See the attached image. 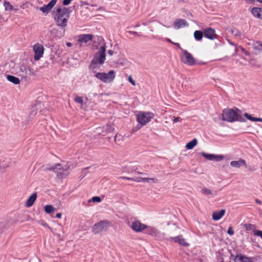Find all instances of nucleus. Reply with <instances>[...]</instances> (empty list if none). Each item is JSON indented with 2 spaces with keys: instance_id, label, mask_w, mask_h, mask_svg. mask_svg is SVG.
I'll return each mask as SVG.
<instances>
[{
  "instance_id": "nucleus-1",
  "label": "nucleus",
  "mask_w": 262,
  "mask_h": 262,
  "mask_svg": "<svg viewBox=\"0 0 262 262\" xmlns=\"http://www.w3.org/2000/svg\"><path fill=\"white\" fill-rule=\"evenodd\" d=\"M71 11L67 7H59L56 8V11L53 13L54 18L57 26L64 28L67 26L69 18V15Z\"/></svg>"
},
{
  "instance_id": "nucleus-2",
  "label": "nucleus",
  "mask_w": 262,
  "mask_h": 262,
  "mask_svg": "<svg viewBox=\"0 0 262 262\" xmlns=\"http://www.w3.org/2000/svg\"><path fill=\"white\" fill-rule=\"evenodd\" d=\"M241 112V111L236 108L235 110L232 108L224 109L222 114L223 120L229 122L234 121L245 122V119L239 114Z\"/></svg>"
},
{
  "instance_id": "nucleus-3",
  "label": "nucleus",
  "mask_w": 262,
  "mask_h": 262,
  "mask_svg": "<svg viewBox=\"0 0 262 262\" xmlns=\"http://www.w3.org/2000/svg\"><path fill=\"white\" fill-rule=\"evenodd\" d=\"M105 45L100 47L99 51L97 52L91 62L90 68L95 69L98 64H103L106 59Z\"/></svg>"
},
{
  "instance_id": "nucleus-4",
  "label": "nucleus",
  "mask_w": 262,
  "mask_h": 262,
  "mask_svg": "<svg viewBox=\"0 0 262 262\" xmlns=\"http://www.w3.org/2000/svg\"><path fill=\"white\" fill-rule=\"evenodd\" d=\"M154 117V114L149 112H140L137 115V120L141 126L146 125Z\"/></svg>"
},
{
  "instance_id": "nucleus-5",
  "label": "nucleus",
  "mask_w": 262,
  "mask_h": 262,
  "mask_svg": "<svg viewBox=\"0 0 262 262\" xmlns=\"http://www.w3.org/2000/svg\"><path fill=\"white\" fill-rule=\"evenodd\" d=\"M95 76L103 82L108 83L113 81L115 77V74L113 70H111L107 73L98 72L95 74Z\"/></svg>"
},
{
  "instance_id": "nucleus-6",
  "label": "nucleus",
  "mask_w": 262,
  "mask_h": 262,
  "mask_svg": "<svg viewBox=\"0 0 262 262\" xmlns=\"http://www.w3.org/2000/svg\"><path fill=\"white\" fill-rule=\"evenodd\" d=\"M110 224L111 222L108 220L100 221L98 223L95 224L93 226L92 232L95 234H97L102 231H105Z\"/></svg>"
},
{
  "instance_id": "nucleus-7",
  "label": "nucleus",
  "mask_w": 262,
  "mask_h": 262,
  "mask_svg": "<svg viewBox=\"0 0 262 262\" xmlns=\"http://www.w3.org/2000/svg\"><path fill=\"white\" fill-rule=\"evenodd\" d=\"M183 54L181 56V60L183 63L190 66L196 64L195 58L187 50H183Z\"/></svg>"
},
{
  "instance_id": "nucleus-8",
  "label": "nucleus",
  "mask_w": 262,
  "mask_h": 262,
  "mask_svg": "<svg viewBox=\"0 0 262 262\" xmlns=\"http://www.w3.org/2000/svg\"><path fill=\"white\" fill-rule=\"evenodd\" d=\"M34 51V59L35 60H39L43 54L44 48L42 45L36 44L33 46Z\"/></svg>"
},
{
  "instance_id": "nucleus-9",
  "label": "nucleus",
  "mask_w": 262,
  "mask_h": 262,
  "mask_svg": "<svg viewBox=\"0 0 262 262\" xmlns=\"http://www.w3.org/2000/svg\"><path fill=\"white\" fill-rule=\"evenodd\" d=\"M204 36L210 40H214L217 38V35L215 33V31L211 28H207L204 30Z\"/></svg>"
},
{
  "instance_id": "nucleus-10",
  "label": "nucleus",
  "mask_w": 262,
  "mask_h": 262,
  "mask_svg": "<svg viewBox=\"0 0 262 262\" xmlns=\"http://www.w3.org/2000/svg\"><path fill=\"white\" fill-rule=\"evenodd\" d=\"M146 227V225L141 223L139 221H134L131 226L132 229L137 232L142 231Z\"/></svg>"
},
{
  "instance_id": "nucleus-11",
  "label": "nucleus",
  "mask_w": 262,
  "mask_h": 262,
  "mask_svg": "<svg viewBox=\"0 0 262 262\" xmlns=\"http://www.w3.org/2000/svg\"><path fill=\"white\" fill-rule=\"evenodd\" d=\"M57 0H51L47 5L39 8V10L44 13H48L57 3Z\"/></svg>"
},
{
  "instance_id": "nucleus-12",
  "label": "nucleus",
  "mask_w": 262,
  "mask_h": 262,
  "mask_svg": "<svg viewBox=\"0 0 262 262\" xmlns=\"http://www.w3.org/2000/svg\"><path fill=\"white\" fill-rule=\"evenodd\" d=\"M93 38L92 34H81L78 36V42L81 44L86 43Z\"/></svg>"
},
{
  "instance_id": "nucleus-13",
  "label": "nucleus",
  "mask_w": 262,
  "mask_h": 262,
  "mask_svg": "<svg viewBox=\"0 0 262 262\" xmlns=\"http://www.w3.org/2000/svg\"><path fill=\"white\" fill-rule=\"evenodd\" d=\"M188 26L189 24L184 19H177L173 23L174 27L177 29Z\"/></svg>"
},
{
  "instance_id": "nucleus-14",
  "label": "nucleus",
  "mask_w": 262,
  "mask_h": 262,
  "mask_svg": "<svg viewBox=\"0 0 262 262\" xmlns=\"http://www.w3.org/2000/svg\"><path fill=\"white\" fill-rule=\"evenodd\" d=\"M170 239L173 240L175 243H178L179 245L184 247H188L189 244L185 241L182 235H180L176 237H171Z\"/></svg>"
},
{
  "instance_id": "nucleus-15",
  "label": "nucleus",
  "mask_w": 262,
  "mask_h": 262,
  "mask_svg": "<svg viewBox=\"0 0 262 262\" xmlns=\"http://www.w3.org/2000/svg\"><path fill=\"white\" fill-rule=\"evenodd\" d=\"M251 13L254 17L262 19V8L253 7L251 10Z\"/></svg>"
},
{
  "instance_id": "nucleus-16",
  "label": "nucleus",
  "mask_w": 262,
  "mask_h": 262,
  "mask_svg": "<svg viewBox=\"0 0 262 262\" xmlns=\"http://www.w3.org/2000/svg\"><path fill=\"white\" fill-rule=\"evenodd\" d=\"M225 213V209H221L219 211H215L212 214V219L214 221H218L224 216Z\"/></svg>"
},
{
  "instance_id": "nucleus-17",
  "label": "nucleus",
  "mask_w": 262,
  "mask_h": 262,
  "mask_svg": "<svg viewBox=\"0 0 262 262\" xmlns=\"http://www.w3.org/2000/svg\"><path fill=\"white\" fill-rule=\"evenodd\" d=\"M37 194L36 192L33 193L27 200L26 202V206L30 207L33 205L34 202L36 200Z\"/></svg>"
},
{
  "instance_id": "nucleus-18",
  "label": "nucleus",
  "mask_w": 262,
  "mask_h": 262,
  "mask_svg": "<svg viewBox=\"0 0 262 262\" xmlns=\"http://www.w3.org/2000/svg\"><path fill=\"white\" fill-rule=\"evenodd\" d=\"M230 165L236 168H239L242 165L246 166V163L244 159H240L238 161H231Z\"/></svg>"
},
{
  "instance_id": "nucleus-19",
  "label": "nucleus",
  "mask_w": 262,
  "mask_h": 262,
  "mask_svg": "<svg viewBox=\"0 0 262 262\" xmlns=\"http://www.w3.org/2000/svg\"><path fill=\"white\" fill-rule=\"evenodd\" d=\"M20 70L22 71H25L26 76H32L35 75V72L33 69L27 68L25 66H21L20 67Z\"/></svg>"
},
{
  "instance_id": "nucleus-20",
  "label": "nucleus",
  "mask_w": 262,
  "mask_h": 262,
  "mask_svg": "<svg viewBox=\"0 0 262 262\" xmlns=\"http://www.w3.org/2000/svg\"><path fill=\"white\" fill-rule=\"evenodd\" d=\"M145 230V233L146 234L151 235H156L157 234V230L151 227L148 226L146 225V227L144 229Z\"/></svg>"
},
{
  "instance_id": "nucleus-21",
  "label": "nucleus",
  "mask_w": 262,
  "mask_h": 262,
  "mask_svg": "<svg viewBox=\"0 0 262 262\" xmlns=\"http://www.w3.org/2000/svg\"><path fill=\"white\" fill-rule=\"evenodd\" d=\"M7 79L9 81H10L15 84H18L20 83L19 79L13 75H7Z\"/></svg>"
},
{
  "instance_id": "nucleus-22",
  "label": "nucleus",
  "mask_w": 262,
  "mask_h": 262,
  "mask_svg": "<svg viewBox=\"0 0 262 262\" xmlns=\"http://www.w3.org/2000/svg\"><path fill=\"white\" fill-rule=\"evenodd\" d=\"M68 169L67 167H64L63 169H61V170H56L55 172L57 173V176L59 179H63L65 178L67 176L66 173H65L66 171H67Z\"/></svg>"
},
{
  "instance_id": "nucleus-23",
  "label": "nucleus",
  "mask_w": 262,
  "mask_h": 262,
  "mask_svg": "<svg viewBox=\"0 0 262 262\" xmlns=\"http://www.w3.org/2000/svg\"><path fill=\"white\" fill-rule=\"evenodd\" d=\"M244 116L248 120L254 122H262V118L252 117L250 114L246 113Z\"/></svg>"
},
{
  "instance_id": "nucleus-24",
  "label": "nucleus",
  "mask_w": 262,
  "mask_h": 262,
  "mask_svg": "<svg viewBox=\"0 0 262 262\" xmlns=\"http://www.w3.org/2000/svg\"><path fill=\"white\" fill-rule=\"evenodd\" d=\"M61 169H63V167H62L60 164H57L54 166H50L49 167H48L47 168V170L54 171L56 172V170H61Z\"/></svg>"
},
{
  "instance_id": "nucleus-25",
  "label": "nucleus",
  "mask_w": 262,
  "mask_h": 262,
  "mask_svg": "<svg viewBox=\"0 0 262 262\" xmlns=\"http://www.w3.org/2000/svg\"><path fill=\"white\" fill-rule=\"evenodd\" d=\"M203 35L204 32H203L200 30H196L194 31L193 34L195 39L197 41H200L202 39Z\"/></svg>"
},
{
  "instance_id": "nucleus-26",
  "label": "nucleus",
  "mask_w": 262,
  "mask_h": 262,
  "mask_svg": "<svg viewBox=\"0 0 262 262\" xmlns=\"http://www.w3.org/2000/svg\"><path fill=\"white\" fill-rule=\"evenodd\" d=\"M198 143V141L196 139L194 138L191 141L189 142L186 145V148L187 149H192Z\"/></svg>"
},
{
  "instance_id": "nucleus-27",
  "label": "nucleus",
  "mask_w": 262,
  "mask_h": 262,
  "mask_svg": "<svg viewBox=\"0 0 262 262\" xmlns=\"http://www.w3.org/2000/svg\"><path fill=\"white\" fill-rule=\"evenodd\" d=\"M45 211L47 213H51L56 211V208L51 205H48L45 207Z\"/></svg>"
},
{
  "instance_id": "nucleus-28",
  "label": "nucleus",
  "mask_w": 262,
  "mask_h": 262,
  "mask_svg": "<svg viewBox=\"0 0 262 262\" xmlns=\"http://www.w3.org/2000/svg\"><path fill=\"white\" fill-rule=\"evenodd\" d=\"M253 49L258 51L262 50V42L256 41L253 45Z\"/></svg>"
},
{
  "instance_id": "nucleus-29",
  "label": "nucleus",
  "mask_w": 262,
  "mask_h": 262,
  "mask_svg": "<svg viewBox=\"0 0 262 262\" xmlns=\"http://www.w3.org/2000/svg\"><path fill=\"white\" fill-rule=\"evenodd\" d=\"M202 156L204 157L205 158L213 161V157H214V154H207L205 152H201Z\"/></svg>"
},
{
  "instance_id": "nucleus-30",
  "label": "nucleus",
  "mask_w": 262,
  "mask_h": 262,
  "mask_svg": "<svg viewBox=\"0 0 262 262\" xmlns=\"http://www.w3.org/2000/svg\"><path fill=\"white\" fill-rule=\"evenodd\" d=\"M231 34L235 36H241V32L236 28H233L231 31Z\"/></svg>"
},
{
  "instance_id": "nucleus-31",
  "label": "nucleus",
  "mask_w": 262,
  "mask_h": 262,
  "mask_svg": "<svg viewBox=\"0 0 262 262\" xmlns=\"http://www.w3.org/2000/svg\"><path fill=\"white\" fill-rule=\"evenodd\" d=\"M243 226L246 230H252L255 228V225L251 224H245Z\"/></svg>"
},
{
  "instance_id": "nucleus-32",
  "label": "nucleus",
  "mask_w": 262,
  "mask_h": 262,
  "mask_svg": "<svg viewBox=\"0 0 262 262\" xmlns=\"http://www.w3.org/2000/svg\"><path fill=\"white\" fill-rule=\"evenodd\" d=\"M4 6L6 10H12L13 9V6L7 1L4 2Z\"/></svg>"
},
{
  "instance_id": "nucleus-33",
  "label": "nucleus",
  "mask_w": 262,
  "mask_h": 262,
  "mask_svg": "<svg viewBox=\"0 0 262 262\" xmlns=\"http://www.w3.org/2000/svg\"><path fill=\"white\" fill-rule=\"evenodd\" d=\"M101 201V199L100 196H96L92 198V199H90L88 201V202L90 203L91 202H97L100 203Z\"/></svg>"
},
{
  "instance_id": "nucleus-34",
  "label": "nucleus",
  "mask_w": 262,
  "mask_h": 262,
  "mask_svg": "<svg viewBox=\"0 0 262 262\" xmlns=\"http://www.w3.org/2000/svg\"><path fill=\"white\" fill-rule=\"evenodd\" d=\"M103 128L105 129L106 133L111 132L114 129V128H113L111 125L108 124H106L105 126H104Z\"/></svg>"
},
{
  "instance_id": "nucleus-35",
  "label": "nucleus",
  "mask_w": 262,
  "mask_h": 262,
  "mask_svg": "<svg viewBox=\"0 0 262 262\" xmlns=\"http://www.w3.org/2000/svg\"><path fill=\"white\" fill-rule=\"evenodd\" d=\"M75 101L79 104H82L83 103V100L82 97H79L78 96H76L74 98Z\"/></svg>"
},
{
  "instance_id": "nucleus-36",
  "label": "nucleus",
  "mask_w": 262,
  "mask_h": 262,
  "mask_svg": "<svg viewBox=\"0 0 262 262\" xmlns=\"http://www.w3.org/2000/svg\"><path fill=\"white\" fill-rule=\"evenodd\" d=\"M202 192L205 194H213L212 191L211 189L205 188L202 189Z\"/></svg>"
},
{
  "instance_id": "nucleus-37",
  "label": "nucleus",
  "mask_w": 262,
  "mask_h": 262,
  "mask_svg": "<svg viewBox=\"0 0 262 262\" xmlns=\"http://www.w3.org/2000/svg\"><path fill=\"white\" fill-rule=\"evenodd\" d=\"M224 159V156L222 155H214L213 160L216 161H220Z\"/></svg>"
},
{
  "instance_id": "nucleus-38",
  "label": "nucleus",
  "mask_w": 262,
  "mask_h": 262,
  "mask_svg": "<svg viewBox=\"0 0 262 262\" xmlns=\"http://www.w3.org/2000/svg\"><path fill=\"white\" fill-rule=\"evenodd\" d=\"M150 181H152L154 182H155V179H152V178H142V182H149Z\"/></svg>"
},
{
  "instance_id": "nucleus-39",
  "label": "nucleus",
  "mask_w": 262,
  "mask_h": 262,
  "mask_svg": "<svg viewBox=\"0 0 262 262\" xmlns=\"http://www.w3.org/2000/svg\"><path fill=\"white\" fill-rule=\"evenodd\" d=\"M227 233L228 234H229L230 235H232L234 234V230H233V229L232 227H230L228 228V229L227 230Z\"/></svg>"
},
{
  "instance_id": "nucleus-40",
  "label": "nucleus",
  "mask_w": 262,
  "mask_h": 262,
  "mask_svg": "<svg viewBox=\"0 0 262 262\" xmlns=\"http://www.w3.org/2000/svg\"><path fill=\"white\" fill-rule=\"evenodd\" d=\"M254 235L260 236L262 238V231L261 230H256L254 232Z\"/></svg>"
},
{
  "instance_id": "nucleus-41",
  "label": "nucleus",
  "mask_w": 262,
  "mask_h": 262,
  "mask_svg": "<svg viewBox=\"0 0 262 262\" xmlns=\"http://www.w3.org/2000/svg\"><path fill=\"white\" fill-rule=\"evenodd\" d=\"M72 0H63V5L65 6H67L69 5Z\"/></svg>"
},
{
  "instance_id": "nucleus-42",
  "label": "nucleus",
  "mask_w": 262,
  "mask_h": 262,
  "mask_svg": "<svg viewBox=\"0 0 262 262\" xmlns=\"http://www.w3.org/2000/svg\"><path fill=\"white\" fill-rule=\"evenodd\" d=\"M128 80L133 85H136L135 81L132 78L131 76L129 77Z\"/></svg>"
},
{
  "instance_id": "nucleus-43",
  "label": "nucleus",
  "mask_w": 262,
  "mask_h": 262,
  "mask_svg": "<svg viewBox=\"0 0 262 262\" xmlns=\"http://www.w3.org/2000/svg\"><path fill=\"white\" fill-rule=\"evenodd\" d=\"M128 33H129L130 34L140 36V35H139V33L136 31H129Z\"/></svg>"
},
{
  "instance_id": "nucleus-44",
  "label": "nucleus",
  "mask_w": 262,
  "mask_h": 262,
  "mask_svg": "<svg viewBox=\"0 0 262 262\" xmlns=\"http://www.w3.org/2000/svg\"><path fill=\"white\" fill-rule=\"evenodd\" d=\"M142 178H140V177L133 178V181L140 182H142Z\"/></svg>"
},
{
  "instance_id": "nucleus-45",
  "label": "nucleus",
  "mask_w": 262,
  "mask_h": 262,
  "mask_svg": "<svg viewBox=\"0 0 262 262\" xmlns=\"http://www.w3.org/2000/svg\"><path fill=\"white\" fill-rule=\"evenodd\" d=\"M120 178L121 179H123V180L133 181V178H129V177H121Z\"/></svg>"
},
{
  "instance_id": "nucleus-46",
  "label": "nucleus",
  "mask_w": 262,
  "mask_h": 262,
  "mask_svg": "<svg viewBox=\"0 0 262 262\" xmlns=\"http://www.w3.org/2000/svg\"><path fill=\"white\" fill-rule=\"evenodd\" d=\"M173 45H174L176 46H177L178 48H179L180 50H181L182 51L183 50H184L183 49H182L181 46H180V43H177V42H173Z\"/></svg>"
},
{
  "instance_id": "nucleus-47",
  "label": "nucleus",
  "mask_w": 262,
  "mask_h": 262,
  "mask_svg": "<svg viewBox=\"0 0 262 262\" xmlns=\"http://www.w3.org/2000/svg\"><path fill=\"white\" fill-rule=\"evenodd\" d=\"M248 4H254L256 0H244Z\"/></svg>"
},
{
  "instance_id": "nucleus-48",
  "label": "nucleus",
  "mask_w": 262,
  "mask_h": 262,
  "mask_svg": "<svg viewBox=\"0 0 262 262\" xmlns=\"http://www.w3.org/2000/svg\"><path fill=\"white\" fill-rule=\"evenodd\" d=\"M41 225L45 227H48L49 229H51V228L49 226L48 224L45 222H43L41 223Z\"/></svg>"
},
{
  "instance_id": "nucleus-49",
  "label": "nucleus",
  "mask_w": 262,
  "mask_h": 262,
  "mask_svg": "<svg viewBox=\"0 0 262 262\" xmlns=\"http://www.w3.org/2000/svg\"><path fill=\"white\" fill-rule=\"evenodd\" d=\"M186 15L187 16L193 17L192 14L188 11H186Z\"/></svg>"
},
{
  "instance_id": "nucleus-50",
  "label": "nucleus",
  "mask_w": 262,
  "mask_h": 262,
  "mask_svg": "<svg viewBox=\"0 0 262 262\" xmlns=\"http://www.w3.org/2000/svg\"><path fill=\"white\" fill-rule=\"evenodd\" d=\"M56 217L60 219L61 217V213H58L56 215Z\"/></svg>"
},
{
  "instance_id": "nucleus-51",
  "label": "nucleus",
  "mask_w": 262,
  "mask_h": 262,
  "mask_svg": "<svg viewBox=\"0 0 262 262\" xmlns=\"http://www.w3.org/2000/svg\"><path fill=\"white\" fill-rule=\"evenodd\" d=\"M179 117H175L173 119V122L176 123L179 121Z\"/></svg>"
},
{
  "instance_id": "nucleus-52",
  "label": "nucleus",
  "mask_w": 262,
  "mask_h": 262,
  "mask_svg": "<svg viewBox=\"0 0 262 262\" xmlns=\"http://www.w3.org/2000/svg\"><path fill=\"white\" fill-rule=\"evenodd\" d=\"M108 54L110 55H113V54H114V51L111 50H110L108 51Z\"/></svg>"
},
{
  "instance_id": "nucleus-53",
  "label": "nucleus",
  "mask_w": 262,
  "mask_h": 262,
  "mask_svg": "<svg viewBox=\"0 0 262 262\" xmlns=\"http://www.w3.org/2000/svg\"><path fill=\"white\" fill-rule=\"evenodd\" d=\"M255 202L257 203V204H261V201H260L259 200L256 199H255Z\"/></svg>"
},
{
  "instance_id": "nucleus-54",
  "label": "nucleus",
  "mask_w": 262,
  "mask_h": 262,
  "mask_svg": "<svg viewBox=\"0 0 262 262\" xmlns=\"http://www.w3.org/2000/svg\"><path fill=\"white\" fill-rule=\"evenodd\" d=\"M66 45L68 47H71L72 44L71 42H67Z\"/></svg>"
},
{
  "instance_id": "nucleus-55",
  "label": "nucleus",
  "mask_w": 262,
  "mask_h": 262,
  "mask_svg": "<svg viewBox=\"0 0 262 262\" xmlns=\"http://www.w3.org/2000/svg\"><path fill=\"white\" fill-rule=\"evenodd\" d=\"M142 25L143 26H147L148 25V23L147 22H144V23H142Z\"/></svg>"
},
{
  "instance_id": "nucleus-56",
  "label": "nucleus",
  "mask_w": 262,
  "mask_h": 262,
  "mask_svg": "<svg viewBox=\"0 0 262 262\" xmlns=\"http://www.w3.org/2000/svg\"><path fill=\"white\" fill-rule=\"evenodd\" d=\"M138 174H143V175H144V174H146V173H143V172H137Z\"/></svg>"
},
{
  "instance_id": "nucleus-57",
  "label": "nucleus",
  "mask_w": 262,
  "mask_h": 262,
  "mask_svg": "<svg viewBox=\"0 0 262 262\" xmlns=\"http://www.w3.org/2000/svg\"><path fill=\"white\" fill-rule=\"evenodd\" d=\"M167 41L170 42V43H173V42H172L170 39H167Z\"/></svg>"
},
{
  "instance_id": "nucleus-58",
  "label": "nucleus",
  "mask_w": 262,
  "mask_h": 262,
  "mask_svg": "<svg viewBox=\"0 0 262 262\" xmlns=\"http://www.w3.org/2000/svg\"><path fill=\"white\" fill-rule=\"evenodd\" d=\"M256 1H257L258 3H260L262 4V0H256Z\"/></svg>"
},
{
  "instance_id": "nucleus-59",
  "label": "nucleus",
  "mask_w": 262,
  "mask_h": 262,
  "mask_svg": "<svg viewBox=\"0 0 262 262\" xmlns=\"http://www.w3.org/2000/svg\"><path fill=\"white\" fill-rule=\"evenodd\" d=\"M83 4H84L85 5H89L88 3V2H83Z\"/></svg>"
},
{
  "instance_id": "nucleus-60",
  "label": "nucleus",
  "mask_w": 262,
  "mask_h": 262,
  "mask_svg": "<svg viewBox=\"0 0 262 262\" xmlns=\"http://www.w3.org/2000/svg\"><path fill=\"white\" fill-rule=\"evenodd\" d=\"M234 257V255L232 254H231L230 258H231V257Z\"/></svg>"
},
{
  "instance_id": "nucleus-61",
  "label": "nucleus",
  "mask_w": 262,
  "mask_h": 262,
  "mask_svg": "<svg viewBox=\"0 0 262 262\" xmlns=\"http://www.w3.org/2000/svg\"><path fill=\"white\" fill-rule=\"evenodd\" d=\"M133 171V170H132L131 172ZM134 171H136V169H134Z\"/></svg>"
},
{
  "instance_id": "nucleus-62",
  "label": "nucleus",
  "mask_w": 262,
  "mask_h": 262,
  "mask_svg": "<svg viewBox=\"0 0 262 262\" xmlns=\"http://www.w3.org/2000/svg\"><path fill=\"white\" fill-rule=\"evenodd\" d=\"M116 136H115V140H116Z\"/></svg>"
},
{
  "instance_id": "nucleus-63",
  "label": "nucleus",
  "mask_w": 262,
  "mask_h": 262,
  "mask_svg": "<svg viewBox=\"0 0 262 262\" xmlns=\"http://www.w3.org/2000/svg\"><path fill=\"white\" fill-rule=\"evenodd\" d=\"M139 25H136V27H139Z\"/></svg>"
},
{
  "instance_id": "nucleus-64",
  "label": "nucleus",
  "mask_w": 262,
  "mask_h": 262,
  "mask_svg": "<svg viewBox=\"0 0 262 262\" xmlns=\"http://www.w3.org/2000/svg\"><path fill=\"white\" fill-rule=\"evenodd\" d=\"M0 231H2L0 230Z\"/></svg>"
}]
</instances>
